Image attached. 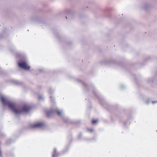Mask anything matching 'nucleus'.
I'll list each match as a JSON object with an SVG mask.
<instances>
[{
    "label": "nucleus",
    "mask_w": 157,
    "mask_h": 157,
    "mask_svg": "<svg viewBox=\"0 0 157 157\" xmlns=\"http://www.w3.org/2000/svg\"><path fill=\"white\" fill-rule=\"evenodd\" d=\"M1 99L4 106H7L8 108L16 114H21L23 112L27 113L30 109V107L28 104H24L21 109L15 103L10 101L9 99L4 96H1Z\"/></svg>",
    "instance_id": "nucleus-1"
},
{
    "label": "nucleus",
    "mask_w": 157,
    "mask_h": 157,
    "mask_svg": "<svg viewBox=\"0 0 157 157\" xmlns=\"http://www.w3.org/2000/svg\"><path fill=\"white\" fill-rule=\"evenodd\" d=\"M18 65L19 67L27 71L30 70V67L28 64L26 60H21L18 63Z\"/></svg>",
    "instance_id": "nucleus-2"
},
{
    "label": "nucleus",
    "mask_w": 157,
    "mask_h": 157,
    "mask_svg": "<svg viewBox=\"0 0 157 157\" xmlns=\"http://www.w3.org/2000/svg\"><path fill=\"white\" fill-rule=\"evenodd\" d=\"M56 112L57 114H59V111L58 110V108L55 106L54 105L52 109L47 110L45 111V113L46 115L48 116L51 114Z\"/></svg>",
    "instance_id": "nucleus-3"
},
{
    "label": "nucleus",
    "mask_w": 157,
    "mask_h": 157,
    "mask_svg": "<svg viewBox=\"0 0 157 157\" xmlns=\"http://www.w3.org/2000/svg\"><path fill=\"white\" fill-rule=\"evenodd\" d=\"M44 125L43 123L42 122L38 121L31 124V128H40L43 127Z\"/></svg>",
    "instance_id": "nucleus-4"
},
{
    "label": "nucleus",
    "mask_w": 157,
    "mask_h": 157,
    "mask_svg": "<svg viewBox=\"0 0 157 157\" xmlns=\"http://www.w3.org/2000/svg\"><path fill=\"white\" fill-rule=\"evenodd\" d=\"M59 118H61L62 119H64L65 120V121L66 122L67 121L68 118L67 117H66L63 116V112L61 110H59Z\"/></svg>",
    "instance_id": "nucleus-5"
},
{
    "label": "nucleus",
    "mask_w": 157,
    "mask_h": 157,
    "mask_svg": "<svg viewBox=\"0 0 157 157\" xmlns=\"http://www.w3.org/2000/svg\"><path fill=\"white\" fill-rule=\"evenodd\" d=\"M57 150L55 148L54 150V151L52 153V157H56L58 156V154L56 153Z\"/></svg>",
    "instance_id": "nucleus-6"
},
{
    "label": "nucleus",
    "mask_w": 157,
    "mask_h": 157,
    "mask_svg": "<svg viewBox=\"0 0 157 157\" xmlns=\"http://www.w3.org/2000/svg\"><path fill=\"white\" fill-rule=\"evenodd\" d=\"M38 99L40 100H43L44 99V97L43 95H40L38 97Z\"/></svg>",
    "instance_id": "nucleus-7"
},
{
    "label": "nucleus",
    "mask_w": 157,
    "mask_h": 157,
    "mask_svg": "<svg viewBox=\"0 0 157 157\" xmlns=\"http://www.w3.org/2000/svg\"><path fill=\"white\" fill-rule=\"evenodd\" d=\"M98 122L97 120H94L92 121V123L93 124H95Z\"/></svg>",
    "instance_id": "nucleus-8"
},
{
    "label": "nucleus",
    "mask_w": 157,
    "mask_h": 157,
    "mask_svg": "<svg viewBox=\"0 0 157 157\" xmlns=\"http://www.w3.org/2000/svg\"><path fill=\"white\" fill-rule=\"evenodd\" d=\"M88 131H89L90 132H91L93 131V129L92 128L91 129H88Z\"/></svg>",
    "instance_id": "nucleus-9"
},
{
    "label": "nucleus",
    "mask_w": 157,
    "mask_h": 157,
    "mask_svg": "<svg viewBox=\"0 0 157 157\" xmlns=\"http://www.w3.org/2000/svg\"><path fill=\"white\" fill-rule=\"evenodd\" d=\"M150 102V100L149 99L147 100L146 101V103L147 104H149Z\"/></svg>",
    "instance_id": "nucleus-10"
},
{
    "label": "nucleus",
    "mask_w": 157,
    "mask_h": 157,
    "mask_svg": "<svg viewBox=\"0 0 157 157\" xmlns=\"http://www.w3.org/2000/svg\"><path fill=\"white\" fill-rule=\"evenodd\" d=\"M152 103L154 104L155 103H157V101H152Z\"/></svg>",
    "instance_id": "nucleus-11"
}]
</instances>
